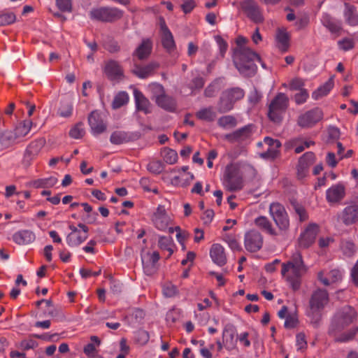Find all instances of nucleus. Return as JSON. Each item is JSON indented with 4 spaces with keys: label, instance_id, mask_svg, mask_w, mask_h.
Returning a JSON list of instances; mask_svg holds the SVG:
<instances>
[{
    "label": "nucleus",
    "instance_id": "obj_44",
    "mask_svg": "<svg viewBox=\"0 0 358 358\" xmlns=\"http://www.w3.org/2000/svg\"><path fill=\"white\" fill-rule=\"evenodd\" d=\"M217 124L222 128H233L237 124L236 119L232 115H224L219 118Z\"/></svg>",
    "mask_w": 358,
    "mask_h": 358
},
{
    "label": "nucleus",
    "instance_id": "obj_4",
    "mask_svg": "<svg viewBox=\"0 0 358 358\" xmlns=\"http://www.w3.org/2000/svg\"><path fill=\"white\" fill-rule=\"evenodd\" d=\"M255 61L261 62L259 56L250 48H235L234 50L233 62L239 73L245 77H251L257 71Z\"/></svg>",
    "mask_w": 358,
    "mask_h": 358
},
{
    "label": "nucleus",
    "instance_id": "obj_27",
    "mask_svg": "<svg viewBox=\"0 0 358 358\" xmlns=\"http://www.w3.org/2000/svg\"><path fill=\"white\" fill-rule=\"evenodd\" d=\"M34 233L28 229L20 230L13 235V241L17 245H27L34 241Z\"/></svg>",
    "mask_w": 358,
    "mask_h": 358
},
{
    "label": "nucleus",
    "instance_id": "obj_60",
    "mask_svg": "<svg viewBox=\"0 0 358 358\" xmlns=\"http://www.w3.org/2000/svg\"><path fill=\"white\" fill-rule=\"evenodd\" d=\"M305 83L303 79L300 78H293L289 84V87L291 90H304L303 87Z\"/></svg>",
    "mask_w": 358,
    "mask_h": 358
},
{
    "label": "nucleus",
    "instance_id": "obj_38",
    "mask_svg": "<svg viewBox=\"0 0 358 358\" xmlns=\"http://www.w3.org/2000/svg\"><path fill=\"white\" fill-rule=\"evenodd\" d=\"M156 66L155 64H149L143 66L136 65L132 71L138 78L144 79L152 73Z\"/></svg>",
    "mask_w": 358,
    "mask_h": 358
},
{
    "label": "nucleus",
    "instance_id": "obj_47",
    "mask_svg": "<svg viewBox=\"0 0 358 358\" xmlns=\"http://www.w3.org/2000/svg\"><path fill=\"white\" fill-rule=\"evenodd\" d=\"M129 101V95L126 92H119L114 98L112 106L115 109L119 108Z\"/></svg>",
    "mask_w": 358,
    "mask_h": 358
},
{
    "label": "nucleus",
    "instance_id": "obj_42",
    "mask_svg": "<svg viewBox=\"0 0 358 358\" xmlns=\"http://www.w3.org/2000/svg\"><path fill=\"white\" fill-rule=\"evenodd\" d=\"M264 143L268 145L269 146L272 147L273 149H268V150L264 152L262 155L264 157H271L274 158L277 155V151L275 149L280 147L281 143L278 140H274L269 137H265L264 138Z\"/></svg>",
    "mask_w": 358,
    "mask_h": 358
},
{
    "label": "nucleus",
    "instance_id": "obj_64",
    "mask_svg": "<svg viewBox=\"0 0 358 358\" xmlns=\"http://www.w3.org/2000/svg\"><path fill=\"white\" fill-rule=\"evenodd\" d=\"M296 345L298 350H302L307 347L305 334L299 333L296 336Z\"/></svg>",
    "mask_w": 358,
    "mask_h": 358
},
{
    "label": "nucleus",
    "instance_id": "obj_58",
    "mask_svg": "<svg viewBox=\"0 0 358 358\" xmlns=\"http://www.w3.org/2000/svg\"><path fill=\"white\" fill-rule=\"evenodd\" d=\"M149 88L156 101L157 96H163L164 94V87L159 83H152L149 85Z\"/></svg>",
    "mask_w": 358,
    "mask_h": 358
},
{
    "label": "nucleus",
    "instance_id": "obj_3",
    "mask_svg": "<svg viewBox=\"0 0 358 358\" xmlns=\"http://www.w3.org/2000/svg\"><path fill=\"white\" fill-rule=\"evenodd\" d=\"M329 296L326 289L317 288L311 293L306 315L315 328L319 327L322 317L323 311L329 304Z\"/></svg>",
    "mask_w": 358,
    "mask_h": 358
},
{
    "label": "nucleus",
    "instance_id": "obj_46",
    "mask_svg": "<svg viewBox=\"0 0 358 358\" xmlns=\"http://www.w3.org/2000/svg\"><path fill=\"white\" fill-rule=\"evenodd\" d=\"M341 250L345 257H350L355 252V245L350 241H342L340 245Z\"/></svg>",
    "mask_w": 358,
    "mask_h": 358
},
{
    "label": "nucleus",
    "instance_id": "obj_55",
    "mask_svg": "<svg viewBox=\"0 0 358 358\" xmlns=\"http://www.w3.org/2000/svg\"><path fill=\"white\" fill-rule=\"evenodd\" d=\"M205 84V80L201 77H196L192 79L189 83V88L192 90V94L194 93V90H201Z\"/></svg>",
    "mask_w": 358,
    "mask_h": 358
},
{
    "label": "nucleus",
    "instance_id": "obj_34",
    "mask_svg": "<svg viewBox=\"0 0 358 358\" xmlns=\"http://www.w3.org/2000/svg\"><path fill=\"white\" fill-rule=\"evenodd\" d=\"M32 126L31 120H24L20 122L13 130L20 142L23 141L24 137L29 134Z\"/></svg>",
    "mask_w": 358,
    "mask_h": 358
},
{
    "label": "nucleus",
    "instance_id": "obj_8",
    "mask_svg": "<svg viewBox=\"0 0 358 358\" xmlns=\"http://www.w3.org/2000/svg\"><path fill=\"white\" fill-rule=\"evenodd\" d=\"M89 15L92 20L112 22L120 20L123 16V11L115 7L103 6L92 9Z\"/></svg>",
    "mask_w": 358,
    "mask_h": 358
},
{
    "label": "nucleus",
    "instance_id": "obj_28",
    "mask_svg": "<svg viewBox=\"0 0 358 358\" xmlns=\"http://www.w3.org/2000/svg\"><path fill=\"white\" fill-rule=\"evenodd\" d=\"M134 96L136 109L138 111H143L145 114H148L150 110V103L149 100L143 95V94L137 89H134Z\"/></svg>",
    "mask_w": 358,
    "mask_h": 358
},
{
    "label": "nucleus",
    "instance_id": "obj_14",
    "mask_svg": "<svg viewBox=\"0 0 358 358\" xmlns=\"http://www.w3.org/2000/svg\"><path fill=\"white\" fill-rule=\"evenodd\" d=\"M319 232V227L317 224H309L301 233L299 238V245L306 249L313 244Z\"/></svg>",
    "mask_w": 358,
    "mask_h": 358
},
{
    "label": "nucleus",
    "instance_id": "obj_18",
    "mask_svg": "<svg viewBox=\"0 0 358 358\" xmlns=\"http://www.w3.org/2000/svg\"><path fill=\"white\" fill-rule=\"evenodd\" d=\"M159 27L162 32V43L163 47L169 52L173 51L176 48V43L173 34L168 28L163 17L159 18Z\"/></svg>",
    "mask_w": 358,
    "mask_h": 358
},
{
    "label": "nucleus",
    "instance_id": "obj_13",
    "mask_svg": "<svg viewBox=\"0 0 358 358\" xmlns=\"http://www.w3.org/2000/svg\"><path fill=\"white\" fill-rule=\"evenodd\" d=\"M263 243V236L258 231L252 229L245 233L244 245L248 252H256L259 251L262 248Z\"/></svg>",
    "mask_w": 358,
    "mask_h": 358
},
{
    "label": "nucleus",
    "instance_id": "obj_61",
    "mask_svg": "<svg viewBox=\"0 0 358 358\" xmlns=\"http://www.w3.org/2000/svg\"><path fill=\"white\" fill-rule=\"evenodd\" d=\"M309 94L306 90H301L299 93H296L294 96V101L296 104L301 105L304 103L308 98Z\"/></svg>",
    "mask_w": 358,
    "mask_h": 358
},
{
    "label": "nucleus",
    "instance_id": "obj_2",
    "mask_svg": "<svg viewBox=\"0 0 358 358\" xmlns=\"http://www.w3.org/2000/svg\"><path fill=\"white\" fill-rule=\"evenodd\" d=\"M307 271L302 256L300 253H294L290 260L282 264L281 273L294 291L301 287V277Z\"/></svg>",
    "mask_w": 358,
    "mask_h": 358
},
{
    "label": "nucleus",
    "instance_id": "obj_30",
    "mask_svg": "<svg viewBox=\"0 0 358 358\" xmlns=\"http://www.w3.org/2000/svg\"><path fill=\"white\" fill-rule=\"evenodd\" d=\"M307 159L309 162H314L315 159V154L313 152H307L299 158V164L297 165V176L299 179L305 178L308 173L309 169L303 164V160Z\"/></svg>",
    "mask_w": 358,
    "mask_h": 358
},
{
    "label": "nucleus",
    "instance_id": "obj_53",
    "mask_svg": "<svg viewBox=\"0 0 358 358\" xmlns=\"http://www.w3.org/2000/svg\"><path fill=\"white\" fill-rule=\"evenodd\" d=\"M33 338L30 336L29 338L22 340L20 343V348L24 350H29L36 348L38 343Z\"/></svg>",
    "mask_w": 358,
    "mask_h": 358
},
{
    "label": "nucleus",
    "instance_id": "obj_10",
    "mask_svg": "<svg viewBox=\"0 0 358 358\" xmlns=\"http://www.w3.org/2000/svg\"><path fill=\"white\" fill-rule=\"evenodd\" d=\"M71 233L66 236V243L70 247H78L88 238L89 228L84 224H78V227L70 225Z\"/></svg>",
    "mask_w": 358,
    "mask_h": 358
},
{
    "label": "nucleus",
    "instance_id": "obj_57",
    "mask_svg": "<svg viewBox=\"0 0 358 358\" xmlns=\"http://www.w3.org/2000/svg\"><path fill=\"white\" fill-rule=\"evenodd\" d=\"M215 40L219 47L220 55L223 58L227 50L228 44L220 36H215Z\"/></svg>",
    "mask_w": 358,
    "mask_h": 358
},
{
    "label": "nucleus",
    "instance_id": "obj_36",
    "mask_svg": "<svg viewBox=\"0 0 358 358\" xmlns=\"http://www.w3.org/2000/svg\"><path fill=\"white\" fill-rule=\"evenodd\" d=\"M278 48L282 52H286L289 48V36L285 29H278L276 34Z\"/></svg>",
    "mask_w": 358,
    "mask_h": 358
},
{
    "label": "nucleus",
    "instance_id": "obj_59",
    "mask_svg": "<svg viewBox=\"0 0 358 358\" xmlns=\"http://www.w3.org/2000/svg\"><path fill=\"white\" fill-rule=\"evenodd\" d=\"M136 337L137 341L141 345L146 344L148 342L149 338H150L148 332L143 329L138 330L136 333Z\"/></svg>",
    "mask_w": 358,
    "mask_h": 358
},
{
    "label": "nucleus",
    "instance_id": "obj_62",
    "mask_svg": "<svg viewBox=\"0 0 358 358\" xmlns=\"http://www.w3.org/2000/svg\"><path fill=\"white\" fill-rule=\"evenodd\" d=\"M163 294L166 297H173L177 294V288L171 283H168L163 287Z\"/></svg>",
    "mask_w": 358,
    "mask_h": 358
},
{
    "label": "nucleus",
    "instance_id": "obj_41",
    "mask_svg": "<svg viewBox=\"0 0 358 358\" xmlns=\"http://www.w3.org/2000/svg\"><path fill=\"white\" fill-rule=\"evenodd\" d=\"M129 134L122 131H115L112 133L110 137V141L114 145H120L127 143L130 141Z\"/></svg>",
    "mask_w": 358,
    "mask_h": 358
},
{
    "label": "nucleus",
    "instance_id": "obj_25",
    "mask_svg": "<svg viewBox=\"0 0 358 358\" xmlns=\"http://www.w3.org/2000/svg\"><path fill=\"white\" fill-rule=\"evenodd\" d=\"M255 225L263 232L272 236H277L280 233L273 227L269 219L263 215L258 216L254 220Z\"/></svg>",
    "mask_w": 358,
    "mask_h": 358
},
{
    "label": "nucleus",
    "instance_id": "obj_49",
    "mask_svg": "<svg viewBox=\"0 0 358 358\" xmlns=\"http://www.w3.org/2000/svg\"><path fill=\"white\" fill-rule=\"evenodd\" d=\"M85 133L83 124L79 122L71 129L69 131V136L73 138L79 139L84 136Z\"/></svg>",
    "mask_w": 358,
    "mask_h": 358
},
{
    "label": "nucleus",
    "instance_id": "obj_29",
    "mask_svg": "<svg viewBox=\"0 0 358 358\" xmlns=\"http://www.w3.org/2000/svg\"><path fill=\"white\" fill-rule=\"evenodd\" d=\"M20 143L13 130L7 129L0 132V145L2 148L6 149Z\"/></svg>",
    "mask_w": 358,
    "mask_h": 358
},
{
    "label": "nucleus",
    "instance_id": "obj_35",
    "mask_svg": "<svg viewBox=\"0 0 358 358\" xmlns=\"http://www.w3.org/2000/svg\"><path fill=\"white\" fill-rule=\"evenodd\" d=\"M320 20L323 26L331 33H338L341 29V24L328 13H323Z\"/></svg>",
    "mask_w": 358,
    "mask_h": 358
},
{
    "label": "nucleus",
    "instance_id": "obj_6",
    "mask_svg": "<svg viewBox=\"0 0 358 358\" xmlns=\"http://www.w3.org/2000/svg\"><path fill=\"white\" fill-rule=\"evenodd\" d=\"M289 106L288 96L282 92L278 93L268 106V117L273 122L280 123Z\"/></svg>",
    "mask_w": 358,
    "mask_h": 358
},
{
    "label": "nucleus",
    "instance_id": "obj_56",
    "mask_svg": "<svg viewBox=\"0 0 358 358\" xmlns=\"http://www.w3.org/2000/svg\"><path fill=\"white\" fill-rule=\"evenodd\" d=\"M180 317V310L178 308H173L170 310L166 315V320L169 322L174 323L178 321Z\"/></svg>",
    "mask_w": 358,
    "mask_h": 358
},
{
    "label": "nucleus",
    "instance_id": "obj_17",
    "mask_svg": "<svg viewBox=\"0 0 358 358\" xmlns=\"http://www.w3.org/2000/svg\"><path fill=\"white\" fill-rule=\"evenodd\" d=\"M88 123L94 136L103 133L107 125L103 120V115L97 110L92 111L88 116Z\"/></svg>",
    "mask_w": 358,
    "mask_h": 358
},
{
    "label": "nucleus",
    "instance_id": "obj_37",
    "mask_svg": "<svg viewBox=\"0 0 358 358\" xmlns=\"http://www.w3.org/2000/svg\"><path fill=\"white\" fill-rule=\"evenodd\" d=\"M334 87L333 78H329L323 85L317 88L312 94V98L318 100L324 96L327 95Z\"/></svg>",
    "mask_w": 358,
    "mask_h": 358
},
{
    "label": "nucleus",
    "instance_id": "obj_48",
    "mask_svg": "<svg viewBox=\"0 0 358 358\" xmlns=\"http://www.w3.org/2000/svg\"><path fill=\"white\" fill-rule=\"evenodd\" d=\"M162 155L165 162L169 164H173L178 160L177 152L175 150L170 148H164L162 151Z\"/></svg>",
    "mask_w": 358,
    "mask_h": 358
},
{
    "label": "nucleus",
    "instance_id": "obj_21",
    "mask_svg": "<svg viewBox=\"0 0 358 358\" xmlns=\"http://www.w3.org/2000/svg\"><path fill=\"white\" fill-rule=\"evenodd\" d=\"M152 222L155 227L160 230L165 231L168 229L171 222L170 217L166 213L165 208L159 206L152 217Z\"/></svg>",
    "mask_w": 358,
    "mask_h": 358
},
{
    "label": "nucleus",
    "instance_id": "obj_1",
    "mask_svg": "<svg viewBox=\"0 0 358 358\" xmlns=\"http://www.w3.org/2000/svg\"><path fill=\"white\" fill-rule=\"evenodd\" d=\"M355 315V310L350 306H345L336 313L329 330V334L334 337L335 341L345 343L353 339L358 332V327L352 328L347 333L339 336H337V334L352 323Z\"/></svg>",
    "mask_w": 358,
    "mask_h": 358
},
{
    "label": "nucleus",
    "instance_id": "obj_33",
    "mask_svg": "<svg viewBox=\"0 0 358 358\" xmlns=\"http://www.w3.org/2000/svg\"><path fill=\"white\" fill-rule=\"evenodd\" d=\"M344 17L349 25H358V13L353 6L345 3Z\"/></svg>",
    "mask_w": 358,
    "mask_h": 358
},
{
    "label": "nucleus",
    "instance_id": "obj_26",
    "mask_svg": "<svg viewBox=\"0 0 358 358\" xmlns=\"http://www.w3.org/2000/svg\"><path fill=\"white\" fill-rule=\"evenodd\" d=\"M210 256L213 262L220 266L224 265L227 262L224 248L219 243H215L211 246Z\"/></svg>",
    "mask_w": 358,
    "mask_h": 358
},
{
    "label": "nucleus",
    "instance_id": "obj_63",
    "mask_svg": "<svg viewBox=\"0 0 358 358\" xmlns=\"http://www.w3.org/2000/svg\"><path fill=\"white\" fill-rule=\"evenodd\" d=\"M294 208L296 213L299 215V220L301 222H304L308 220V213H307L306 210H305V208L302 206H300L299 204H295L294 206Z\"/></svg>",
    "mask_w": 358,
    "mask_h": 358
},
{
    "label": "nucleus",
    "instance_id": "obj_39",
    "mask_svg": "<svg viewBox=\"0 0 358 358\" xmlns=\"http://www.w3.org/2000/svg\"><path fill=\"white\" fill-rule=\"evenodd\" d=\"M223 343L225 348L229 350L236 348V341L234 339V331L232 328H224L223 331Z\"/></svg>",
    "mask_w": 358,
    "mask_h": 358
},
{
    "label": "nucleus",
    "instance_id": "obj_16",
    "mask_svg": "<svg viewBox=\"0 0 358 358\" xmlns=\"http://www.w3.org/2000/svg\"><path fill=\"white\" fill-rule=\"evenodd\" d=\"M159 257L158 252H147L141 257L143 271L147 275H152L157 272L158 269L157 264Z\"/></svg>",
    "mask_w": 358,
    "mask_h": 358
},
{
    "label": "nucleus",
    "instance_id": "obj_15",
    "mask_svg": "<svg viewBox=\"0 0 358 358\" xmlns=\"http://www.w3.org/2000/svg\"><path fill=\"white\" fill-rule=\"evenodd\" d=\"M322 117V110L315 108L301 115L298 118V124L301 127H312L321 120Z\"/></svg>",
    "mask_w": 358,
    "mask_h": 358
},
{
    "label": "nucleus",
    "instance_id": "obj_40",
    "mask_svg": "<svg viewBox=\"0 0 358 358\" xmlns=\"http://www.w3.org/2000/svg\"><path fill=\"white\" fill-rule=\"evenodd\" d=\"M197 118L206 122H213L216 118V112L212 107L204 108L199 110L196 113Z\"/></svg>",
    "mask_w": 358,
    "mask_h": 358
},
{
    "label": "nucleus",
    "instance_id": "obj_51",
    "mask_svg": "<svg viewBox=\"0 0 358 358\" xmlns=\"http://www.w3.org/2000/svg\"><path fill=\"white\" fill-rule=\"evenodd\" d=\"M16 20L15 15L12 12L3 13L0 15V26H6L13 23Z\"/></svg>",
    "mask_w": 358,
    "mask_h": 358
},
{
    "label": "nucleus",
    "instance_id": "obj_9",
    "mask_svg": "<svg viewBox=\"0 0 358 358\" xmlns=\"http://www.w3.org/2000/svg\"><path fill=\"white\" fill-rule=\"evenodd\" d=\"M222 184L225 189L230 192H236L242 189L243 178L236 166L233 164L227 166Z\"/></svg>",
    "mask_w": 358,
    "mask_h": 358
},
{
    "label": "nucleus",
    "instance_id": "obj_19",
    "mask_svg": "<svg viewBox=\"0 0 358 358\" xmlns=\"http://www.w3.org/2000/svg\"><path fill=\"white\" fill-rule=\"evenodd\" d=\"M103 72L110 80H118L124 76L122 67L115 60H109L105 63Z\"/></svg>",
    "mask_w": 358,
    "mask_h": 358
},
{
    "label": "nucleus",
    "instance_id": "obj_43",
    "mask_svg": "<svg viewBox=\"0 0 358 358\" xmlns=\"http://www.w3.org/2000/svg\"><path fill=\"white\" fill-rule=\"evenodd\" d=\"M152 44L150 41L145 40L142 42L141 45L137 48L136 52V55L140 59L147 57L151 52Z\"/></svg>",
    "mask_w": 358,
    "mask_h": 358
},
{
    "label": "nucleus",
    "instance_id": "obj_31",
    "mask_svg": "<svg viewBox=\"0 0 358 358\" xmlns=\"http://www.w3.org/2000/svg\"><path fill=\"white\" fill-rule=\"evenodd\" d=\"M156 103L159 107L169 112H173L176 109V101L175 99L165 94L163 96H157Z\"/></svg>",
    "mask_w": 358,
    "mask_h": 358
},
{
    "label": "nucleus",
    "instance_id": "obj_52",
    "mask_svg": "<svg viewBox=\"0 0 358 358\" xmlns=\"http://www.w3.org/2000/svg\"><path fill=\"white\" fill-rule=\"evenodd\" d=\"M148 169L150 172L159 174L164 170V164L160 161H152L148 164Z\"/></svg>",
    "mask_w": 358,
    "mask_h": 358
},
{
    "label": "nucleus",
    "instance_id": "obj_12",
    "mask_svg": "<svg viewBox=\"0 0 358 358\" xmlns=\"http://www.w3.org/2000/svg\"><path fill=\"white\" fill-rule=\"evenodd\" d=\"M244 14L253 22L259 24L264 22L262 10L254 0H244L241 3Z\"/></svg>",
    "mask_w": 358,
    "mask_h": 358
},
{
    "label": "nucleus",
    "instance_id": "obj_32",
    "mask_svg": "<svg viewBox=\"0 0 358 358\" xmlns=\"http://www.w3.org/2000/svg\"><path fill=\"white\" fill-rule=\"evenodd\" d=\"M57 182V178L50 176L30 181L27 185L34 188H50L56 185Z\"/></svg>",
    "mask_w": 358,
    "mask_h": 358
},
{
    "label": "nucleus",
    "instance_id": "obj_5",
    "mask_svg": "<svg viewBox=\"0 0 358 358\" xmlns=\"http://www.w3.org/2000/svg\"><path fill=\"white\" fill-rule=\"evenodd\" d=\"M245 92L238 87H231L222 92L217 104V110L220 113H224L234 108V103L242 99Z\"/></svg>",
    "mask_w": 358,
    "mask_h": 358
},
{
    "label": "nucleus",
    "instance_id": "obj_54",
    "mask_svg": "<svg viewBox=\"0 0 358 358\" xmlns=\"http://www.w3.org/2000/svg\"><path fill=\"white\" fill-rule=\"evenodd\" d=\"M73 111V106L71 103H62L58 113L61 117H67L71 115Z\"/></svg>",
    "mask_w": 358,
    "mask_h": 358
},
{
    "label": "nucleus",
    "instance_id": "obj_11",
    "mask_svg": "<svg viewBox=\"0 0 358 358\" xmlns=\"http://www.w3.org/2000/svg\"><path fill=\"white\" fill-rule=\"evenodd\" d=\"M253 135V125L248 124L230 134H225L224 138L231 143H245L250 142Z\"/></svg>",
    "mask_w": 358,
    "mask_h": 358
},
{
    "label": "nucleus",
    "instance_id": "obj_20",
    "mask_svg": "<svg viewBox=\"0 0 358 358\" xmlns=\"http://www.w3.org/2000/svg\"><path fill=\"white\" fill-rule=\"evenodd\" d=\"M338 217L347 226L356 223L358 221V205L351 204L346 206L338 215Z\"/></svg>",
    "mask_w": 358,
    "mask_h": 358
},
{
    "label": "nucleus",
    "instance_id": "obj_22",
    "mask_svg": "<svg viewBox=\"0 0 358 358\" xmlns=\"http://www.w3.org/2000/svg\"><path fill=\"white\" fill-rule=\"evenodd\" d=\"M42 148V143L39 141L31 142L25 150L22 164L24 168H28L32 163L33 160L38 155Z\"/></svg>",
    "mask_w": 358,
    "mask_h": 358
},
{
    "label": "nucleus",
    "instance_id": "obj_50",
    "mask_svg": "<svg viewBox=\"0 0 358 358\" xmlns=\"http://www.w3.org/2000/svg\"><path fill=\"white\" fill-rule=\"evenodd\" d=\"M223 239L232 250L236 251L240 250L241 249V245L235 236L231 234H226L224 235Z\"/></svg>",
    "mask_w": 358,
    "mask_h": 358
},
{
    "label": "nucleus",
    "instance_id": "obj_45",
    "mask_svg": "<svg viewBox=\"0 0 358 358\" xmlns=\"http://www.w3.org/2000/svg\"><path fill=\"white\" fill-rule=\"evenodd\" d=\"M158 245L162 250H166L169 251V257L173 254V240L171 237L164 236H160L159 238Z\"/></svg>",
    "mask_w": 358,
    "mask_h": 358
},
{
    "label": "nucleus",
    "instance_id": "obj_7",
    "mask_svg": "<svg viewBox=\"0 0 358 358\" xmlns=\"http://www.w3.org/2000/svg\"><path fill=\"white\" fill-rule=\"evenodd\" d=\"M269 214L278 227L277 231L282 235L289 228V219L285 207L279 203H272L269 206Z\"/></svg>",
    "mask_w": 358,
    "mask_h": 358
},
{
    "label": "nucleus",
    "instance_id": "obj_23",
    "mask_svg": "<svg viewBox=\"0 0 358 358\" xmlns=\"http://www.w3.org/2000/svg\"><path fill=\"white\" fill-rule=\"evenodd\" d=\"M345 195V187L341 183L332 185L326 191V199L329 203H337Z\"/></svg>",
    "mask_w": 358,
    "mask_h": 358
},
{
    "label": "nucleus",
    "instance_id": "obj_24",
    "mask_svg": "<svg viewBox=\"0 0 358 358\" xmlns=\"http://www.w3.org/2000/svg\"><path fill=\"white\" fill-rule=\"evenodd\" d=\"M342 272L339 269H332L328 273L324 271H320L317 274V279L325 286L336 283L342 279Z\"/></svg>",
    "mask_w": 358,
    "mask_h": 358
}]
</instances>
